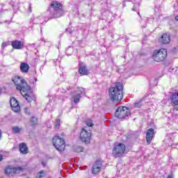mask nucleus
<instances>
[{"instance_id": "1", "label": "nucleus", "mask_w": 178, "mask_h": 178, "mask_svg": "<svg viewBox=\"0 0 178 178\" xmlns=\"http://www.w3.org/2000/svg\"><path fill=\"white\" fill-rule=\"evenodd\" d=\"M108 94L110 99L113 102H120L123 99V83L117 82L114 87L109 88Z\"/></svg>"}, {"instance_id": "2", "label": "nucleus", "mask_w": 178, "mask_h": 178, "mask_svg": "<svg viewBox=\"0 0 178 178\" xmlns=\"http://www.w3.org/2000/svg\"><path fill=\"white\" fill-rule=\"evenodd\" d=\"M49 10H50L51 19H57L63 15L62 5L58 1H53L49 7Z\"/></svg>"}, {"instance_id": "3", "label": "nucleus", "mask_w": 178, "mask_h": 178, "mask_svg": "<svg viewBox=\"0 0 178 178\" xmlns=\"http://www.w3.org/2000/svg\"><path fill=\"white\" fill-rule=\"evenodd\" d=\"M12 81L16 86L17 90L20 91V92H22V91H23V92H26V91H30V90H31V87H30V86L27 84L26 80L21 76H14L12 79Z\"/></svg>"}, {"instance_id": "4", "label": "nucleus", "mask_w": 178, "mask_h": 178, "mask_svg": "<svg viewBox=\"0 0 178 178\" xmlns=\"http://www.w3.org/2000/svg\"><path fill=\"white\" fill-rule=\"evenodd\" d=\"M166 56H168V50L166 49H160L153 51L152 59L155 62H162L166 59Z\"/></svg>"}, {"instance_id": "5", "label": "nucleus", "mask_w": 178, "mask_h": 178, "mask_svg": "<svg viewBox=\"0 0 178 178\" xmlns=\"http://www.w3.org/2000/svg\"><path fill=\"white\" fill-rule=\"evenodd\" d=\"M131 115L130 109L127 106H119L115 111V115L118 119H124L129 118Z\"/></svg>"}, {"instance_id": "6", "label": "nucleus", "mask_w": 178, "mask_h": 178, "mask_svg": "<svg viewBox=\"0 0 178 178\" xmlns=\"http://www.w3.org/2000/svg\"><path fill=\"white\" fill-rule=\"evenodd\" d=\"M126 151V145L123 143H119L114 147L113 149V156L114 158H120Z\"/></svg>"}, {"instance_id": "7", "label": "nucleus", "mask_w": 178, "mask_h": 178, "mask_svg": "<svg viewBox=\"0 0 178 178\" xmlns=\"http://www.w3.org/2000/svg\"><path fill=\"white\" fill-rule=\"evenodd\" d=\"M53 145H54L55 148L60 152L65 151V140L58 136H54L53 138Z\"/></svg>"}, {"instance_id": "8", "label": "nucleus", "mask_w": 178, "mask_h": 178, "mask_svg": "<svg viewBox=\"0 0 178 178\" xmlns=\"http://www.w3.org/2000/svg\"><path fill=\"white\" fill-rule=\"evenodd\" d=\"M81 95H86V92L83 88H79L72 93L74 104H79L81 99Z\"/></svg>"}, {"instance_id": "9", "label": "nucleus", "mask_w": 178, "mask_h": 178, "mask_svg": "<svg viewBox=\"0 0 178 178\" xmlns=\"http://www.w3.org/2000/svg\"><path fill=\"white\" fill-rule=\"evenodd\" d=\"M80 140L82 143H90V140H91V131H87L83 128L80 134Z\"/></svg>"}, {"instance_id": "10", "label": "nucleus", "mask_w": 178, "mask_h": 178, "mask_svg": "<svg viewBox=\"0 0 178 178\" xmlns=\"http://www.w3.org/2000/svg\"><path fill=\"white\" fill-rule=\"evenodd\" d=\"M10 105L11 106L12 111L13 112H20V105L19 104V102L16 98L11 97L10 99Z\"/></svg>"}, {"instance_id": "11", "label": "nucleus", "mask_w": 178, "mask_h": 178, "mask_svg": "<svg viewBox=\"0 0 178 178\" xmlns=\"http://www.w3.org/2000/svg\"><path fill=\"white\" fill-rule=\"evenodd\" d=\"M79 73L81 76H88L90 71L87 69V65L84 63H79Z\"/></svg>"}, {"instance_id": "12", "label": "nucleus", "mask_w": 178, "mask_h": 178, "mask_svg": "<svg viewBox=\"0 0 178 178\" xmlns=\"http://www.w3.org/2000/svg\"><path fill=\"white\" fill-rule=\"evenodd\" d=\"M102 168V161L97 160L92 165V173L93 175H97L99 172H101V168Z\"/></svg>"}, {"instance_id": "13", "label": "nucleus", "mask_w": 178, "mask_h": 178, "mask_svg": "<svg viewBox=\"0 0 178 178\" xmlns=\"http://www.w3.org/2000/svg\"><path fill=\"white\" fill-rule=\"evenodd\" d=\"M154 133H155V131L152 128H150L147 131L146 141L148 145L151 144V142L152 141V138H154Z\"/></svg>"}, {"instance_id": "14", "label": "nucleus", "mask_w": 178, "mask_h": 178, "mask_svg": "<svg viewBox=\"0 0 178 178\" xmlns=\"http://www.w3.org/2000/svg\"><path fill=\"white\" fill-rule=\"evenodd\" d=\"M11 45L14 49H22L24 47V44L20 40H14L11 42Z\"/></svg>"}, {"instance_id": "15", "label": "nucleus", "mask_w": 178, "mask_h": 178, "mask_svg": "<svg viewBox=\"0 0 178 178\" xmlns=\"http://www.w3.org/2000/svg\"><path fill=\"white\" fill-rule=\"evenodd\" d=\"M159 41L161 42V44H169V42H170V35H169L168 33H164L162 35Z\"/></svg>"}, {"instance_id": "16", "label": "nucleus", "mask_w": 178, "mask_h": 178, "mask_svg": "<svg viewBox=\"0 0 178 178\" xmlns=\"http://www.w3.org/2000/svg\"><path fill=\"white\" fill-rule=\"evenodd\" d=\"M170 101H171V104L178 106V92L172 93L170 96Z\"/></svg>"}, {"instance_id": "17", "label": "nucleus", "mask_w": 178, "mask_h": 178, "mask_svg": "<svg viewBox=\"0 0 178 178\" xmlns=\"http://www.w3.org/2000/svg\"><path fill=\"white\" fill-rule=\"evenodd\" d=\"M29 91L30 90H28L26 92H20L22 97H24V98H25V99L28 102H31L33 101V96L29 95Z\"/></svg>"}, {"instance_id": "18", "label": "nucleus", "mask_w": 178, "mask_h": 178, "mask_svg": "<svg viewBox=\"0 0 178 178\" xmlns=\"http://www.w3.org/2000/svg\"><path fill=\"white\" fill-rule=\"evenodd\" d=\"M19 151L21 154H29V149L26 143L19 144Z\"/></svg>"}, {"instance_id": "19", "label": "nucleus", "mask_w": 178, "mask_h": 178, "mask_svg": "<svg viewBox=\"0 0 178 178\" xmlns=\"http://www.w3.org/2000/svg\"><path fill=\"white\" fill-rule=\"evenodd\" d=\"M19 69L22 73H27V72H29V69H30V67L29 66V64L22 63L20 65Z\"/></svg>"}, {"instance_id": "20", "label": "nucleus", "mask_w": 178, "mask_h": 178, "mask_svg": "<svg viewBox=\"0 0 178 178\" xmlns=\"http://www.w3.org/2000/svg\"><path fill=\"white\" fill-rule=\"evenodd\" d=\"M43 20L44 18H42V17H38L33 19L32 22H33L35 24H42V23H44Z\"/></svg>"}, {"instance_id": "21", "label": "nucleus", "mask_w": 178, "mask_h": 178, "mask_svg": "<svg viewBox=\"0 0 178 178\" xmlns=\"http://www.w3.org/2000/svg\"><path fill=\"white\" fill-rule=\"evenodd\" d=\"M5 173L7 175V176H9V175L13 173V167L10 165L6 167L5 169Z\"/></svg>"}, {"instance_id": "22", "label": "nucleus", "mask_w": 178, "mask_h": 178, "mask_svg": "<svg viewBox=\"0 0 178 178\" xmlns=\"http://www.w3.org/2000/svg\"><path fill=\"white\" fill-rule=\"evenodd\" d=\"M20 172H23V168L22 167L13 168V173H14L15 175H19Z\"/></svg>"}, {"instance_id": "23", "label": "nucleus", "mask_w": 178, "mask_h": 178, "mask_svg": "<svg viewBox=\"0 0 178 178\" xmlns=\"http://www.w3.org/2000/svg\"><path fill=\"white\" fill-rule=\"evenodd\" d=\"M54 127L56 130L59 129V128L60 127V119L58 118L56 120V122L54 123Z\"/></svg>"}, {"instance_id": "24", "label": "nucleus", "mask_w": 178, "mask_h": 178, "mask_svg": "<svg viewBox=\"0 0 178 178\" xmlns=\"http://www.w3.org/2000/svg\"><path fill=\"white\" fill-rule=\"evenodd\" d=\"M20 131H22V128H20L19 127H13V133H14V134H17L20 133Z\"/></svg>"}, {"instance_id": "25", "label": "nucleus", "mask_w": 178, "mask_h": 178, "mask_svg": "<svg viewBox=\"0 0 178 178\" xmlns=\"http://www.w3.org/2000/svg\"><path fill=\"white\" fill-rule=\"evenodd\" d=\"M83 149H84V148L81 146H76L74 148L75 152H83Z\"/></svg>"}, {"instance_id": "26", "label": "nucleus", "mask_w": 178, "mask_h": 178, "mask_svg": "<svg viewBox=\"0 0 178 178\" xmlns=\"http://www.w3.org/2000/svg\"><path fill=\"white\" fill-rule=\"evenodd\" d=\"M44 176H45V172L44 171H40L36 175L37 178H42Z\"/></svg>"}, {"instance_id": "27", "label": "nucleus", "mask_w": 178, "mask_h": 178, "mask_svg": "<svg viewBox=\"0 0 178 178\" xmlns=\"http://www.w3.org/2000/svg\"><path fill=\"white\" fill-rule=\"evenodd\" d=\"M86 125H88V127H92V126H93V123H92V120H86Z\"/></svg>"}, {"instance_id": "28", "label": "nucleus", "mask_w": 178, "mask_h": 178, "mask_svg": "<svg viewBox=\"0 0 178 178\" xmlns=\"http://www.w3.org/2000/svg\"><path fill=\"white\" fill-rule=\"evenodd\" d=\"M135 108H141L143 106V104H141V102H138L134 104Z\"/></svg>"}, {"instance_id": "29", "label": "nucleus", "mask_w": 178, "mask_h": 178, "mask_svg": "<svg viewBox=\"0 0 178 178\" xmlns=\"http://www.w3.org/2000/svg\"><path fill=\"white\" fill-rule=\"evenodd\" d=\"M31 122L33 123V124H37V122H38L37 118H35V117H32V118H31Z\"/></svg>"}, {"instance_id": "30", "label": "nucleus", "mask_w": 178, "mask_h": 178, "mask_svg": "<svg viewBox=\"0 0 178 178\" xmlns=\"http://www.w3.org/2000/svg\"><path fill=\"white\" fill-rule=\"evenodd\" d=\"M8 44L6 42H3L1 44L2 48H6V47H8Z\"/></svg>"}, {"instance_id": "31", "label": "nucleus", "mask_w": 178, "mask_h": 178, "mask_svg": "<svg viewBox=\"0 0 178 178\" xmlns=\"http://www.w3.org/2000/svg\"><path fill=\"white\" fill-rule=\"evenodd\" d=\"M24 112L26 115H30V111H29V108H27V107L24 108Z\"/></svg>"}, {"instance_id": "32", "label": "nucleus", "mask_w": 178, "mask_h": 178, "mask_svg": "<svg viewBox=\"0 0 178 178\" xmlns=\"http://www.w3.org/2000/svg\"><path fill=\"white\" fill-rule=\"evenodd\" d=\"M2 138V130L0 129V140Z\"/></svg>"}, {"instance_id": "33", "label": "nucleus", "mask_w": 178, "mask_h": 178, "mask_svg": "<svg viewBox=\"0 0 178 178\" xmlns=\"http://www.w3.org/2000/svg\"><path fill=\"white\" fill-rule=\"evenodd\" d=\"M2 159H3V156H2V154H0V162L1 161H2Z\"/></svg>"}, {"instance_id": "34", "label": "nucleus", "mask_w": 178, "mask_h": 178, "mask_svg": "<svg viewBox=\"0 0 178 178\" xmlns=\"http://www.w3.org/2000/svg\"><path fill=\"white\" fill-rule=\"evenodd\" d=\"M167 178H173V175H168Z\"/></svg>"}, {"instance_id": "35", "label": "nucleus", "mask_w": 178, "mask_h": 178, "mask_svg": "<svg viewBox=\"0 0 178 178\" xmlns=\"http://www.w3.org/2000/svg\"><path fill=\"white\" fill-rule=\"evenodd\" d=\"M132 10H134L136 12L137 10V8H136V7H133Z\"/></svg>"}, {"instance_id": "36", "label": "nucleus", "mask_w": 178, "mask_h": 178, "mask_svg": "<svg viewBox=\"0 0 178 178\" xmlns=\"http://www.w3.org/2000/svg\"><path fill=\"white\" fill-rule=\"evenodd\" d=\"M2 94V90L0 88V95Z\"/></svg>"}, {"instance_id": "37", "label": "nucleus", "mask_w": 178, "mask_h": 178, "mask_svg": "<svg viewBox=\"0 0 178 178\" xmlns=\"http://www.w3.org/2000/svg\"><path fill=\"white\" fill-rule=\"evenodd\" d=\"M29 12H31V7H29Z\"/></svg>"}, {"instance_id": "38", "label": "nucleus", "mask_w": 178, "mask_h": 178, "mask_svg": "<svg viewBox=\"0 0 178 178\" xmlns=\"http://www.w3.org/2000/svg\"><path fill=\"white\" fill-rule=\"evenodd\" d=\"M66 31H70V29H66Z\"/></svg>"}, {"instance_id": "39", "label": "nucleus", "mask_w": 178, "mask_h": 178, "mask_svg": "<svg viewBox=\"0 0 178 178\" xmlns=\"http://www.w3.org/2000/svg\"><path fill=\"white\" fill-rule=\"evenodd\" d=\"M56 60H54L53 61H54V62H56Z\"/></svg>"}, {"instance_id": "40", "label": "nucleus", "mask_w": 178, "mask_h": 178, "mask_svg": "<svg viewBox=\"0 0 178 178\" xmlns=\"http://www.w3.org/2000/svg\"><path fill=\"white\" fill-rule=\"evenodd\" d=\"M35 81H37V78H35Z\"/></svg>"}, {"instance_id": "41", "label": "nucleus", "mask_w": 178, "mask_h": 178, "mask_svg": "<svg viewBox=\"0 0 178 178\" xmlns=\"http://www.w3.org/2000/svg\"><path fill=\"white\" fill-rule=\"evenodd\" d=\"M138 15H140V13H138Z\"/></svg>"}, {"instance_id": "42", "label": "nucleus", "mask_w": 178, "mask_h": 178, "mask_svg": "<svg viewBox=\"0 0 178 178\" xmlns=\"http://www.w3.org/2000/svg\"><path fill=\"white\" fill-rule=\"evenodd\" d=\"M70 34H72V32H70Z\"/></svg>"}]
</instances>
